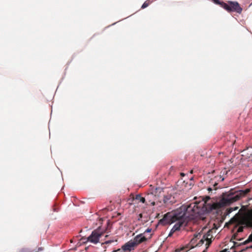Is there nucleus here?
I'll use <instances>...</instances> for the list:
<instances>
[{"instance_id":"obj_21","label":"nucleus","mask_w":252,"mask_h":252,"mask_svg":"<svg viewBox=\"0 0 252 252\" xmlns=\"http://www.w3.org/2000/svg\"><path fill=\"white\" fill-rule=\"evenodd\" d=\"M142 218V214H139L138 220H140Z\"/></svg>"},{"instance_id":"obj_28","label":"nucleus","mask_w":252,"mask_h":252,"mask_svg":"<svg viewBox=\"0 0 252 252\" xmlns=\"http://www.w3.org/2000/svg\"><path fill=\"white\" fill-rule=\"evenodd\" d=\"M202 252H206L205 250H204Z\"/></svg>"},{"instance_id":"obj_6","label":"nucleus","mask_w":252,"mask_h":252,"mask_svg":"<svg viewBox=\"0 0 252 252\" xmlns=\"http://www.w3.org/2000/svg\"><path fill=\"white\" fill-rule=\"evenodd\" d=\"M243 224L249 227H252V209L248 210L242 219Z\"/></svg>"},{"instance_id":"obj_27","label":"nucleus","mask_w":252,"mask_h":252,"mask_svg":"<svg viewBox=\"0 0 252 252\" xmlns=\"http://www.w3.org/2000/svg\"><path fill=\"white\" fill-rule=\"evenodd\" d=\"M249 248H252V246H251Z\"/></svg>"},{"instance_id":"obj_12","label":"nucleus","mask_w":252,"mask_h":252,"mask_svg":"<svg viewBox=\"0 0 252 252\" xmlns=\"http://www.w3.org/2000/svg\"><path fill=\"white\" fill-rule=\"evenodd\" d=\"M135 199L143 203L146 202V198L142 197L140 194H137L135 196Z\"/></svg>"},{"instance_id":"obj_24","label":"nucleus","mask_w":252,"mask_h":252,"mask_svg":"<svg viewBox=\"0 0 252 252\" xmlns=\"http://www.w3.org/2000/svg\"><path fill=\"white\" fill-rule=\"evenodd\" d=\"M252 197H251V198H249V200H252Z\"/></svg>"},{"instance_id":"obj_3","label":"nucleus","mask_w":252,"mask_h":252,"mask_svg":"<svg viewBox=\"0 0 252 252\" xmlns=\"http://www.w3.org/2000/svg\"><path fill=\"white\" fill-rule=\"evenodd\" d=\"M201 234L200 233H198L194 235V237L191 240L189 244L187 245L185 247H183L182 248H181V250H177L176 252H180L181 251H184L185 252H186L188 251L189 250L193 248L195 246L196 244L197 243V240L201 238Z\"/></svg>"},{"instance_id":"obj_16","label":"nucleus","mask_w":252,"mask_h":252,"mask_svg":"<svg viewBox=\"0 0 252 252\" xmlns=\"http://www.w3.org/2000/svg\"><path fill=\"white\" fill-rule=\"evenodd\" d=\"M243 230H244V227L243 226H240L238 227L237 230V233H240V232H242L243 231Z\"/></svg>"},{"instance_id":"obj_7","label":"nucleus","mask_w":252,"mask_h":252,"mask_svg":"<svg viewBox=\"0 0 252 252\" xmlns=\"http://www.w3.org/2000/svg\"><path fill=\"white\" fill-rule=\"evenodd\" d=\"M151 236V234H150V236L148 237H146L145 236L143 235V234L141 233L136 235L133 239H132L131 240L132 242L134 243V245L136 247L139 244L146 241L148 239H150Z\"/></svg>"},{"instance_id":"obj_11","label":"nucleus","mask_w":252,"mask_h":252,"mask_svg":"<svg viewBox=\"0 0 252 252\" xmlns=\"http://www.w3.org/2000/svg\"><path fill=\"white\" fill-rule=\"evenodd\" d=\"M163 203L165 205L172 204L175 202L174 198L171 194L165 195L163 199Z\"/></svg>"},{"instance_id":"obj_10","label":"nucleus","mask_w":252,"mask_h":252,"mask_svg":"<svg viewBox=\"0 0 252 252\" xmlns=\"http://www.w3.org/2000/svg\"><path fill=\"white\" fill-rule=\"evenodd\" d=\"M52 211L53 212L50 213L49 216L50 217V220H55L57 219V213L59 211V207L57 203H55L52 207Z\"/></svg>"},{"instance_id":"obj_29","label":"nucleus","mask_w":252,"mask_h":252,"mask_svg":"<svg viewBox=\"0 0 252 252\" xmlns=\"http://www.w3.org/2000/svg\"><path fill=\"white\" fill-rule=\"evenodd\" d=\"M40 249V250H42V249L39 248V250Z\"/></svg>"},{"instance_id":"obj_2","label":"nucleus","mask_w":252,"mask_h":252,"mask_svg":"<svg viewBox=\"0 0 252 252\" xmlns=\"http://www.w3.org/2000/svg\"><path fill=\"white\" fill-rule=\"evenodd\" d=\"M221 7L229 12H236L239 14H241L243 10L237 1H228L227 3H222Z\"/></svg>"},{"instance_id":"obj_30","label":"nucleus","mask_w":252,"mask_h":252,"mask_svg":"<svg viewBox=\"0 0 252 252\" xmlns=\"http://www.w3.org/2000/svg\"><path fill=\"white\" fill-rule=\"evenodd\" d=\"M223 252V251H221V252Z\"/></svg>"},{"instance_id":"obj_20","label":"nucleus","mask_w":252,"mask_h":252,"mask_svg":"<svg viewBox=\"0 0 252 252\" xmlns=\"http://www.w3.org/2000/svg\"><path fill=\"white\" fill-rule=\"evenodd\" d=\"M19 252H30L26 249H23Z\"/></svg>"},{"instance_id":"obj_26","label":"nucleus","mask_w":252,"mask_h":252,"mask_svg":"<svg viewBox=\"0 0 252 252\" xmlns=\"http://www.w3.org/2000/svg\"><path fill=\"white\" fill-rule=\"evenodd\" d=\"M193 173V171L192 170H191L190 171V173Z\"/></svg>"},{"instance_id":"obj_9","label":"nucleus","mask_w":252,"mask_h":252,"mask_svg":"<svg viewBox=\"0 0 252 252\" xmlns=\"http://www.w3.org/2000/svg\"><path fill=\"white\" fill-rule=\"evenodd\" d=\"M122 247L125 252H130L136 248L134 243L132 242L131 240L125 243Z\"/></svg>"},{"instance_id":"obj_4","label":"nucleus","mask_w":252,"mask_h":252,"mask_svg":"<svg viewBox=\"0 0 252 252\" xmlns=\"http://www.w3.org/2000/svg\"><path fill=\"white\" fill-rule=\"evenodd\" d=\"M162 191V189L160 188H156L155 190L152 191V192L148 193L146 196V201L149 204H151L152 206H154L155 205V200L156 199L157 196L156 194L159 192H161Z\"/></svg>"},{"instance_id":"obj_5","label":"nucleus","mask_w":252,"mask_h":252,"mask_svg":"<svg viewBox=\"0 0 252 252\" xmlns=\"http://www.w3.org/2000/svg\"><path fill=\"white\" fill-rule=\"evenodd\" d=\"M103 233L100 232L98 230H94L92 234L88 237V241L97 244L99 242L100 238L102 236Z\"/></svg>"},{"instance_id":"obj_25","label":"nucleus","mask_w":252,"mask_h":252,"mask_svg":"<svg viewBox=\"0 0 252 252\" xmlns=\"http://www.w3.org/2000/svg\"><path fill=\"white\" fill-rule=\"evenodd\" d=\"M246 208V207L242 206V209H243V208Z\"/></svg>"},{"instance_id":"obj_19","label":"nucleus","mask_w":252,"mask_h":252,"mask_svg":"<svg viewBox=\"0 0 252 252\" xmlns=\"http://www.w3.org/2000/svg\"><path fill=\"white\" fill-rule=\"evenodd\" d=\"M250 242H252V241L249 240V237H248V239H247V240H246V241L243 243V244H244V245H246V244H248V243H250Z\"/></svg>"},{"instance_id":"obj_1","label":"nucleus","mask_w":252,"mask_h":252,"mask_svg":"<svg viewBox=\"0 0 252 252\" xmlns=\"http://www.w3.org/2000/svg\"><path fill=\"white\" fill-rule=\"evenodd\" d=\"M250 191V189L239 190L229 194L226 197H223L219 202H215L209 196H206L201 201H194L189 205H182L174 211L166 213L160 221L163 224H171L177 221L168 235V237H171L175 232L180 230L181 228H184L189 220L196 219L213 210L229 205L245 197Z\"/></svg>"},{"instance_id":"obj_17","label":"nucleus","mask_w":252,"mask_h":252,"mask_svg":"<svg viewBox=\"0 0 252 252\" xmlns=\"http://www.w3.org/2000/svg\"><path fill=\"white\" fill-rule=\"evenodd\" d=\"M112 252H125L124 250H123V249L122 248V247L121 249H118L116 250H114Z\"/></svg>"},{"instance_id":"obj_8","label":"nucleus","mask_w":252,"mask_h":252,"mask_svg":"<svg viewBox=\"0 0 252 252\" xmlns=\"http://www.w3.org/2000/svg\"><path fill=\"white\" fill-rule=\"evenodd\" d=\"M209 236H210L209 232H208L206 234L203 235L202 238L196 244L195 246L200 247L202 246L205 241H206V245L209 246L212 242L211 238H209L208 237Z\"/></svg>"},{"instance_id":"obj_23","label":"nucleus","mask_w":252,"mask_h":252,"mask_svg":"<svg viewBox=\"0 0 252 252\" xmlns=\"http://www.w3.org/2000/svg\"><path fill=\"white\" fill-rule=\"evenodd\" d=\"M181 174V176H185V174H184V173H181V174Z\"/></svg>"},{"instance_id":"obj_13","label":"nucleus","mask_w":252,"mask_h":252,"mask_svg":"<svg viewBox=\"0 0 252 252\" xmlns=\"http://www.w3.org/2000/svg\"><path fill=\"white\" fill-rule=\"evenodd\" d=\"M153 2V0H146L143 5L141 6V8L144 9L148 7L152 2Z\"/></svg>"},{"instance_id":"obj_18","label":"nucleus","mask_w":252,"mask_h":252,"mask_svg":"<svg viewBox=\"0 0 252 252\" xmlns=\"http://www.w3.org/2000/svg\"><path fill=\"white\" fill-rule=\"evenodd\" d=\"M151 231H152V229H151V228H148L147 229H146V230L145 231V232H144V233H143V235H144V234H146L147 233H151Z\"/></svg>"},{"instance_id":"obj_14","label":"nucleus","mask_w":252,"mask_h":252,"mask_svg":"<svg viewBox=\"0 0 252 252\" xmlns=\"http://www.w3.org/2000/svg\"><path fill=\"white\" fill-rule=\"evenodd\" d=\"M216 4L220 5L221 7V3H224L223 1H220V0H212Z\"/></svg>"},{"instance_id":"obj_22","label":"nucleus","mask_w":252,"mask_h":252,"mask_svg":"<svg viewBox=\"0 0 252 252\" xmlns=\"http://www.w3.org/2000/svg\"><path fill=\"white\" fill-rule=\"evenodd\" d=\"M208 190L210 191L212 190V189L211 188H209L208 189Z\"/></svg>"},{"instance_id":"obj_15","label":"nucleus","mask_w":252,"mask_h":252,"mask_svg":"<svg viewBox=\"0 0 252 252\" xmlns=\"http://www.w3.org/2000/svg\"><path fill=\"white\" fill-rule=\"evenodd\" d=\"M114 242V240L106 241L104 243H101V245L103 246V245H108V244H111V243H112V242Z\"/></svg>"}]
</instances>
